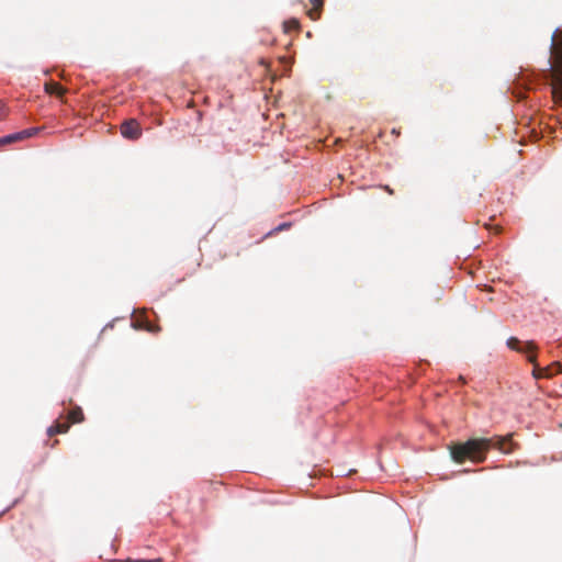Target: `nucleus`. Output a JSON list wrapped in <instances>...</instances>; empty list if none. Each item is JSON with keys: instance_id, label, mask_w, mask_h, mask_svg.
I'll list each match as a JSON object with an SVG mask.
<instances>
[{"instance_id": "f257e3e1", "label": "nucleus", "mask_w": 562, "mask_h": 562, "mask_svg": "<svg viewBox=\"0 0 562 562\" xmlns=\"http://www.w3.org/2000/svg\"><path fill=\"white\" fill-rule=\"evenodd\" d=\"M491 449H497L503 453L513 451L512 435L491 438H471L465 442H454L449 446L450 454L457 463H463L471 460L475 463L484 462L486 453Z\"/></svg>"}, {"instance_id": "f03ea898", "label": "nucleus", "mask_w": 562, "mask_h": 562, "mask_svg": "<svg viewBox=\"0 0 562 562\" xmlns=\"http://www.w3.org/2000/svg\"><path fill=\"white\" fill-rule=\"evenodd\" d=\"M550 56L552 59V94L555 102L562 104V30H555L551 36Z\"/></svg>"}, {"instance_id": "7ed1b4c3", "label": "nucleus", "mask_w": 562, "mask_h": 562, "mask_svg": "<svg viewBox=\"0 0 562 562\" xmlns=\"http://www.w3.org/2000/svg\"><path fill=\"white\" fill-rule=\"evenodd\" d=\"M121 134L124 138L136 140L142 136L140 124L135 119L125 120L120 126Z\"/></svg>"}, {"instance_id": "20e7f679", "label": "nucleus", "mask_w": 562, "mask_h": 562, "mask_svg": "<svg viewBox=\"0 0 562 562\" xmlns=\"http://www.w3.org/2000/svg\"><path fill=\"white\" fill-rule=\"evenodd\" d=\"M507 347L512 350H515L517 352L527 353V357L529 355H533L537 351V346L533 341H526L522 342L516 337H510L507 339Z\"/></svg>"}, {"instance_id": "39448f33", "label": "nucleus", "mask_w": 562, "mask_h": 562, "mask_svg": "<svg viewBox=\"0 0 562 562\" xmlns=\"http://www.w3.org/2000/svg\"><path fill=\"white\" fill-rule=\"evenodd\" d=\"M527 360L533 366V370H532V376L537 380L539 379H542V378H550V372L547 370V372L544 371V367L541 368L539 367V364L537 363V356L536 353L533 355H529L527 357Z\"/></svg>"}, {"instance_id": "423d86ee", "label": "nucleus", "mask_w": 562, "mask_h": 562, "mask_svg": "<svg viewBox=\"0 0 562 562\" xmlns=\"http://www.w3.org/2000/svg\"><path fill=\"white\" fill-rule=\"evenodd\" d=\"M312 8L307 11V15L316 21L321 18L323 8H324V0H308Z\"/></svg>"}, {"instance_id": "0eeeda50", "label": "nucleus", "mask_w": 562, "mask_h": 562, "mask_svg": "<svg viewBox=\"0 0 562 562\" xmlns=\"http://www.w3.org/2000/svg\"><path fill=\"white\" fill-rule=\"evenodd\" d=\"M70 424L68 422H56L47 429V435L53 437L57 434H66L69 430Z\"/></svg>"}, {"instance_id": "6e6552de", "label": "nucleus", "mask_w": 562, "mask_h": 562, "mask_svg": "<svg viewBox=\"0 0 562 562\" xmlns=\"http://www.w3.org/2000/svg\"><path fill=\"white\" fill-rule=\"evenodd\" d=\"M45 91L49 94H56L58 97L63 95L66 92L65 88L55 81L46 82Z\"/></svg>"}, {"instance_id": "1a4fd4ad", "label": "nucleus", "mask_w": 562, "mask_h": 562, "mask_svg": "<svg viewBox=\"0 0 562 562\" xmlns=\"http://www.w3.org/2000/svg\"><path fill=\"white\" fill-rule=\"evenodd\" d=\"M68 423H81L83 420V412L79 406H75L68 413Z\"/></svg>"}, {"instance_id": "9d476101", "label": "nucleus", "mask_w": 562, "mask_h": 562, "mask_svg": "<svg viewBox=\"0 0 562 562\" xmlns=\"http://www.w3.org/2000/svg\"><path fill=\"white\" fill-rule=\"evenodd\" d=\"M38 131H40L38 127H32V128H26L21 132L14 133L15 139L18 142L24 140V139L30 138V137L34 136L35 134H37Z\"/></svg>"}, {"instance_id": "9b49d317", "label": "nucleus", "mask_w": 562, "mask_h": 562, "mask_svg": "<svg viewBox=\"0 0 562 562\" xmlns=\"http://www.w3.org/2000/svg\"><path fill=\"white\" fill-rule=\"evenodd\" d=\"M300 29V22L296 19H290L288 21H284L283 23V30L285 33H290L292 31H299Z\"/></svg>"}, {"instance_id": "f8f14e48", "label": "nucleus", "mask_w": 562, "mask_h": 562, "mask_svg": "<svg viewBox=\"0 0 562 562\" xmlns=\"http://www.w3.org/2000/svg\"><path fill=\"white\" fill-rule=\"evenodd\" d=\"M550 372V378L558 374L560 372V364L558 362H553L552 364L544 367V371Z\"/></svg>"}, {"instance_id": "ddd939ff", "label": "nucleus", "mask_w": 562, "mask_h": 562, "mask_svg": "<svg viewBox=\"0 0 562 562\" xmlns=\"http://www.w3.org/2000/svg\"><path fill=\"white\" fill-rule=\"evenodd\" d=\"M15 142H18V140L15 139L14 133L3 136V137H0V145H7V144L15 143Z\"/></svg>"}, {"instance_id": "4468645a", "label": "nucleus", "mask_w": 562, "mask_h": 562, "mask_svg": "<svg viewBox=\"0 0 562 562\" xmlns=\"http://www.w3.org/2000/svg\"><path fill=\"white\" fill-rule=\"evenodd\" d=\"M161 559L157 558V559H137V560H134V559H126V560H122V561H116V562H160Z\"/></svg>"}, {"instance_id": "2eb2a0df", "label": "nucleus", "mask_w": 562, "mask_h": 562, "mask_svg": "<svg viewBox=\"0 0 562 562\" xmlns=\"http://www.w3.org/2000/svg\"><path fill=\"white\" fill-rule=\"evenodd\" d=\"M8 114V109L4 103L0 100V121L3 120Z\"/></svg>"}, {"instance_id": "dca6fc26", "label": "nucleus", "mask_w": 562, "mask_h": 562, "mask_svg": "<svg viewBox=\"0 0 562 562\" xmlns=\"http://www.w3.org/2000/svg\"><path fill=\"white\" fill-rule=\"evenodd\" d=\"M144 328L150 333H156L159 330V327L158 326H154L151 325L150 323H146V325L144 326Z\"/></svg>"}, {"instance_id": "f3484780", "label": "nucleus", "mask_w": 562, "mask_h": 562, "mask_svg": "<svg viewBox=\"0 0 562 562\" xmlns=\"http://www.w3.org/2000/svg\"><path fill=\"white\" fill-rule=\"evenodd\" d=\"M383 189L389 193L393 194V190L389 186H384Z\"/></svg>"}]
</instances>
